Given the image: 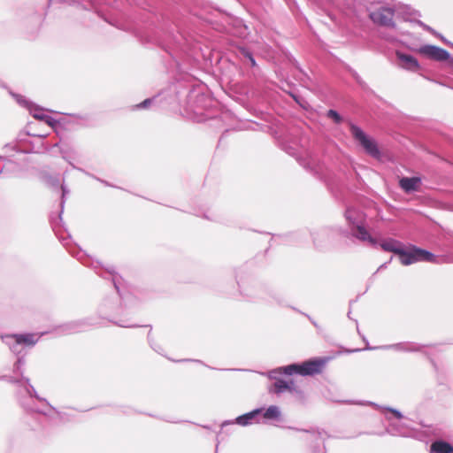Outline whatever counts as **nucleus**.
I'll use <instances>...</instances> for the list:
<instances>
[{"mask_svg":"<svg viewBox=\"0 0 453 453\" xmlns=\"http://www.w3.org/2000/svg\"><path fill=\"white\" fill-rule=\"evenodd\" d=\"M279 416V410L276 406H270L264 413L265 418H275Z\"/></svg>","mask_w":453,"mask_h":453,"instance_id":"ddd939ff","label":"nucleus"},{"mask_svg":"<svg viewBox=\"0 0 453 453\" xmlns=\"http://www.w3.org/2000/svg\"><path fill=\"white\" fill-rule=\"evenodd\" d=\"M396 56L400 61V65L410 71H417L419 68L418 60L411 55L397 52Z\"/></svg>","mask_w":453,"mask_h":453,"instance_id":"0eeeda50","label":"nucleus"},{"mask_svg":"<svg viewBox=\"0 0 453 453\" xmlns=\"http://www.w3.org/2000/svg\"><path fill=\"white\" fill-rule=\"evenodd\" d=\"M35 118L43 120L49 127H53L57 124V121L50 116L35 115Z\"/></svg>","mask_w":453,"mask_h":453,"instance_id":"dca6fc26","label":"nucleus"},{"mask_svg":"<svg viewBox=\"0 0 453 453\" xmlns=\"http://www.w3.org/2000/svg\"><path fill=\"white\" fill-rule=\"evenodd\" d=\"M394 17L395 9L389 6H379L369 12V18L374 24L390 28L395 27Z\"/></svg>","mask_w":453,"mask_h":453,"instance_id":"7ed1b4c3","label":"nucleus"},{"mask_svg":"<svg viewBox=\"0 0 453 453\" xmlns=\"http://www.w3.org/2000/svg\"><path fill=\"white\" fill-rule=\"evenodd\" d=\"M418 262L435 263L436 257L430 251L414 245L405 249L401 264L403 265H410Z\"/></svg>","mask_w":453,"mask_h":453,"instance_id":"f03ea898","label":"nucleus"},{"mask_svg":"<svg viewBox=\"0 0 453 453\" xmlns=\"http://www.w3.org/2000/svg\"><path fill=\"white\" fill-rule=\"evenodd\" d=\"M419 184H420V179L418 177H412V178L404 177V178H402L399 181L400 187L405 192L418 190Z\"/></svg>","mask_w":453,"mask_h":453,"instance_id":"6e6552de","label":"nucleus"},{"mask_svg":"<svg viewBox=\"0 0 453 453\" xmlns=\"http://www.w3.org/2000/svg\"><path fill=\"white\" fill-rule=\"evenodd\" d=\"M17 343H24L27 345H34L36 339L34 334H19L15 336Z\"/></svg>","mask_w":453,"mask_h":453,"instance_id":"9d476101","label":"nucleus"},{"mask_svg":"<svg viewBox=\"0 0 453 453\" xmlns=\"http://www.w3.org/2000/svg\"><path fill=\"white\" fill-rule=\"evenodd\" d=\"M249 60L250 62L251 66H255L256 65V61L253 58V57H250Z\"/></svg>","mask_w":453,"mask_h":453,"instance_id":"6ab92c4d","label":"nucleus"},{"mask_svg":"<svg viewBox=\"0 0 453 453\" xmlns=\"http://www.w3.org/2000/svg\"><path fill=\"white\" fill-rule=\"evenodd\" d=\"M274 388L276 393H282L286 390H290L291 387L289 386L288 382L279 380L274 383Z\"/></svg>","mask_w":453,"mask_h":453,"instance_id":"9b49d317","label":"nucleus"},{"mask_svg":"<svg viewBox=\"0 0 453 453\" xmlns=\"http://www.w3.org/2000/svg\"><path fill=\"white\" fill-rule=\"evenodd\" d=\"M418 52L435 61H446L449 58V53L446 50L434 45H424L419 48Z\"/></svg>","mask_w":453,"mask_h":453,"instance_id":"39448f33","label":"nucleus"},{"mask_svg":"<svg viewBox=\"0 0 453 453\" xmlns=\"http://www.w3.org/2000/svg\"><path fill=\"white\" fill-rule=\"evenodd\" d=\"M380 248L388 252H393L399 256L401 261L404 253V248L403 244L395 239H387L380 243Z\"/></svg>","mask_w":453,"mask_h":453,"instance_id":"423d86ee","label":"nucleus"},{"mask_svg":"<svg viewBox=\"0 0 453 453\" xmlns=\"http://www.w3.org/2000/svg\"><path fill=\"white\" fill-rule=\"evenodd\" d=\"M431 453H453V446L443 441H436L431 444Z\"/></svg>","mask_w":453,"mask_h":453,"instance_id":"1a4fd4ad","label":"nucleus"},{"mask_svg":"<svg viewBox=\"0 0 453 453\" xmlns=\"http://www.w3.org/2000/svg\"><path fill=\"white\" fill-rule=\"evenodd\" d=\"M326 363V359L316 358L303 362L301 365H291L285 367L287 374L298 373L303 376H311L321 373Z\"/></svg>","mask_w":453,"mask_h":453,"instance_id":"f257e3e1","label":"nucleus"},{"mask_svg":"<svg viewBox=\"0 0 453 453\" xmlns=\"http://www.w3.org/2000/svg\"><path fill=\"white\" fill-rule=\"evenodd\" d=\"M150 104V99H145L143 102H142L140 104L137 105V107H147Z\"/></svg>","mask_w":453,"mask_h":453,"instance_id":"f3484780","label":"nucleus"},{"mask_svg":"<svg viewBox=\"0 0 453 453\" xmlns=\"http://www.w3.org/2000/svg\"><path fill=\"white\" fill-rule=\"evenodd\" d=\"M259 411H252V412H250V413H247L243 416H241L239 418H237V423L242 425V426H245L249 423V420L253 418L254 416L258 413Z\"/></svg>","mask_w":453,"mask_h":453,"instance_id":"f8f14e48","label":"nucleus"},{"mask_svg":"<svg viewBox=\"0 0 453 453\" xmlns=\"http://www.w3.org/2000/svg\"><path fill=\"white\" fill-rule=\"evenodd\" d=\"M327 117L332 119L335 123L339 124L342 122V119L340 114L334 110H329L327 111Z\"/></svg>","mask_w":453,"mask_h":453,"instance_id":"4468645a","label":"nucleus"},{"mask_svg":"<svg viewBox=\"0 0 453 453\" xmlns=\"http://www.w3.org/2000/svg\"><path fill=\"white\" fill-rule=\"evenodd\" d=\"M349 129L353 137L359 142L366 153L375 158L380 157V152L373 140L370 139L360 127L354 124H349Z\"/></svg>","mask_w":453,"mask_h":453,"instance_id":"20e7f679","label":"nucleus"},{"mask_svg":"<svg viewBox=\"0 0 453 453\" xmlns=\"http://www.w3.org/2000/svg\"><path fill=\"white\" fill-rule=\"evenodd\" d=\"M241 52L248 59L250 58V57H252L251 53L244 49H242Z\"/></svg>","mask_w":453,"mask_h":453,"instance_id":"a211bd4d","label":"nucleus"},{"mask_svg":"<svg viewBox=\"0 0 453 453\" xmlns=\"http://www.w3.org/2000/svg\"><path fill=\"white\" fill-rule=\"evenodd\" d=\"M357 237L361 239V240H366L368 237H369V234L368 232L365 230V227L361 226H358L357 227Z\"/></svg>","mask_w":453,"mask_h":453,"instance_id":"2eb2a0df","label":"nucleus"}]
</instances>
